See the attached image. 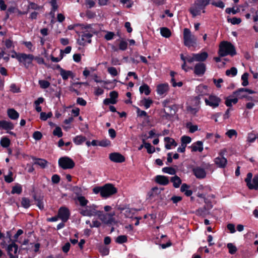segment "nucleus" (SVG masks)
<instances>
[{
	"label": "nucleus",
	"mask_w": 258,
	"mask_h": 258,
	"mask_svg": "<svg viewBox=\"0 0 258 258\" xmlns=\"http://www.w3.org/2000/svg\"><path fill=\"white\" fill-rule=\"evenodd\" d=\"M34 58L35 57L33 54L21 53L18 58V61L25 68H28L31 66Z\"/></svg>",
	"instance_id": "nucleus-7"
},
{
	"label": "nucleus",
	"mask_w": 258,
	"mask_h": 258,
	"mask_svg": "<svg viewBox=\"0 0 258 258\" xmlns=\"http://www.w3.org/2000/svg\"><path fill=\"white\" fill-rule=\"evenodd\" d=\"M236 53L235 47L231 43L228 41H222L219 45L218 54L220 57L227 55L233 56Z\"/></svg>",
	"instance_id": "nucleus-2"
},
{
	"label": "nucleus",
	"mask_w": 258,
	"mask_h": 258,
	"mask_svg": "<svg viewBox=\"0 0 258 258\" xmlns=\"http://www.w3.org/2000/svg\"><path fill=\"white\" fill-rule=\"evenodd\" d=\"M169 90V85L167 83L161 84L157 86V92L159 95H165Z\"/></svg>",
	"instance_id": "nucleus-16"
},
{
	"label": "nucleus",
	"mask_w": 258,
	"mask_h": 258,
	"mask_svg": "<svg viewBox=\"0 0 258 258\" xmlns=\"http://www.w3.org/2000/svg\"><path fill=\"white\" fill-rule=\"evenodd\" d=\"M108 72L112 76L115 77L118 75L116 69L114 67H109L107 69Z\"/></svg>",
	"instance_id": "nucleus-49"
},
{
	"label": "nucleus",
	"mask_w": 258,
	"mask_h": 258,
	"mask_svg": "<svg viewBox=\"0 0 258 258\" xmlns=\"http://www.w3.org/2000/svg\"><path fill=\"white\" fill-rule=\"evenodd\" d=\"M58 163L59 166L63 169H72L75 165L74 161L68 157L60 158Z\"/></svg>",
	"instance_id": "nucleus-9"
},
{
	"label": "nucleus",
	"mask_w": 258,
	"mask_h": 258,
	"mask_svg": "<svg viewBox=\"0 0 258 258\" xmlns=\"http://www.w3.org/2000/svg\"><path fill=\"white\" fill-rule=\"evenodd\" d=\"M143 104L146 109L149 108L153 103L152 100L150 99H144L143 100Z\"/></svg>",
	"instance_id": "nucleus-54"
},
{
	"label": "nucleus",
	"mask_w": 258,
	"mask_h": 258,
	"mask_svg": "<svg viewBox=\"0 0 258 258\" xmlns=\"http://www.w3.org/2000/svg\"><path fill=\"white\" fill-rule=\"evenodd\" d=\"M23 233V231L22 229H19L16 234L14 236V240H13L12 242H14L16 243L18 241V238L19 236L22 235Z\"/></svg>",
	"instance_id": "nucleus-62"
},
{
	"label": "nucleus",
	"mask_w": 258,
	"mask_h": 258,
	"mask_svg": "<svg viewBox=\"0 0 258 258\" xmlns=\"http://www.w3.org/2000/svg\"><path fill=\"white\" fill-rule=\"evenodd\" d=\"M116 103V100L114 99H112L111 98H106L103 101V103L105 105H108L109 104H115Z\"/></svg>",
	"instance_id": "nucleus-64"
},
{
	"label": "nucleus",
	"mask_w": 258,
	"mask_h": 258,
	"mask_svg": "<svg viewBox=\"0 0 258 258\" xmlns=\"http://www.w3.org/2000/svg\"><path fill=\"white\" fill-rule=\"evenodd\" d=\"M13 246L11 247V253L14 251V254H16L18 250V245L14 242H12L11 244H9L7 247V249L10 246Z\"/></svg>",
	"instance_id": "nucleus-59"
},
{
	"label": "nucleus",
	"mask_w": 258,
	"mask_h": 258,
	"mask_svg": "<svg viewBox=\"0 0 258 258\" xmlns=\"http://www.w3.org/2000/svg\"><path fill=\"white\" fill-rule=\"evenodd\" d=\"M120 3L123 5L126 4V7L127 8H131L133 4L132 0H120Z\"/></svg>",
	"instance_id": "nucleus-56"
},
{
	"label": "nucleus",
	"mask_w": 258,
	"mask_h": 258,
	"mask_svg": "<svg viewBox=\"0 0 258 258\" xmlns=\"http://www.w3.org/2000/svg\"><path fill=\"white\" fill-rule=\"evenodd\" d=\"M115 241L119 244L125 243L127 241V237L125 235H120L116 238Z\"/></svg>",
	"instance_id": "nucleus-45"
},
{
	"label": "nucleus",
	"mask_w": 258,
	"mask_h": 258,
	"mask_svg": "<svg viewBox=\"0 0 258 258\" xmlns=\"http://www.w3.org/2000/svg\"><path fill=\"white\" fill-rule=\"evenodd\" d=\"M196 91L198 94V96L196 97L197 100L200 99V96H203L208 94V88L207 86L200 85L197 89Z\"/></svg>",
	"instance_id": "nucleus-18"
},
{
	"label": "nucleus",
	"mask_w": 258,
	"mask_h": 258,
	"mask_svg": "<svg viewBox=\"0 0 258 258\" xmlns=\"http://www.w3.org/2000/svg\"><path fill=\"white\" fill-rule=\"evenodd\" d=\"M109 159L114 162L121 163L124 161V157L118 153H113L109 155Z\"/></svg>",
	"instance_id": "nucleus-15"
},
{
	"label": "nucleus",
	"mask_w": 258,
	"mask_h": 258,
	"mask_svg": "<svg viewBox=\"0 0 258 258\" xmlns=\"http://www.w3.org/2000/svg\"><path fill=\"white\" fill-rule=\"evenodd\" d=\"M237 73V70L236 68L232 67L230 70H227L226 71V75L227 76L231 75L234 77L236 75Z\"/></svg>",
	"instance_id": "nucleus-43"
},
{
	"label": "nucleus",
	"mask_w": 258,
	"mask_h": 258,
	"mask_svg": "<svg viewBox=\"0 0 258 258\" xmlns=\"http://www.w3.org/2000/svg\"><path fill=\"white\" fill-rule=\"evenodd\" d=\"M81 35L80 36V38L78 39V43L81 45H85L86 43H91V37L93 36V34L95 33V31L92 30V28L90 25H87Z\"/></svg>",
	"instance_id": "nucleus-4"
},
{
	"label": "nucleus",
	"mask_w": 258,
	"mask_h": 258,
	"mask_svg": "<svg viewBox=\"0 0 258 258\" xmlns=\"http://www.w3.org/2000/svg\"><path fill=\"white\" fill-rule=\"evenodd\" d=\"M210 2V0H196L189 9L190 13L193 17L201 15V13H205V9Z\"/></svg>",
	"instance_id": "nucleus-1"
},
{
	"label": "nucleus",
	"mask_w": 258,
	"mask_h": 258,
	"mask_svg": "<svg viewBox=\"0 0 258 258\" xmlns=\"http://www.w3.org/2000/svg\"><path fill=\"white\" fill-rule=\"evenodd\" d=\"M127 43L124 40H121L119 44V48L121 50H125L127 48Z\"/></svg>",
	"instance_id": "nucleus-60"
},
{
	"label": "nucleus",
	"mask_w": 258,
	"mask_h": 258,
	"mask_svg": "<svg viewBox=\"0 0 258 258\" xmlns=\"http://www.w3.org/2000/svg\"><path fill=\"white\" fill-rule=\"evenodd\" d=\"M21 204L23 207L25 208H28V207H29L30 205V201L29 199L26 198H23L22 199Z\"/></svg>",
	"instance_id": "nucleus-51"
},
{
	"label": "nucleus",
	"mask_w": 258,
	"mask_h": 258,
	"mask_svg": "<svg viewBox=\"0 0 258 258\" xmlns=\"http://www.w3.org/2000/svg\"><path fill=\"white\" fill-rule=\"evenodd\" d=\"M181 144L186 147V145L191 142V139L188 136H184L181 137Z\"/></svg>",
	"instance_id": "nucleus-44"
},
{
	"label": "nucleus",
	"mask_w": 258,
	"mask_h": 258,
	"mask_svg": "<svg viewBox=\"0 0 258 258\" xmlns=\"http://www.w3.org/2000/svg\"><path fill=\"white\" fill-rule=\"evenodd\" d=\"M193 172L194 175L198 178H204L206 177V172L202 168L197 167L193 169Z\"/></svg>",
	"instance_id": "nucleus-17"
},
{
	"label": "nucleus",
	"mask_w": 258,
	"mask_h": 258,
	"mask_svg": "<svg viewBox=\"0 0 258 258\" xmlns=\"http://www.w3.org/2000/svg\"><path fill=\"white\" fill-rule=\"evenodd\" d=\"M110 145V141L107 139H104L102 141H99L98 146L101 147H107Z\"/></svg>",
	"instance_id": "nucleus-50"
},
{
	"label": "nucleus",
	"mask_w": 258,
	"mask_h": 258,
	"mask_svg": "<svg viewBox=\"0 0 258 258\" xmlns=\"http://www.w3.org/2000/svg\"><path fill=\"white\" fill-rule=\"evenodd\" d=\"M184 44L187 47L194 46L197 43V37L191 34L190 30L184 28L183 30Z\"/></svg>",
	"instance_id": "nucleus-6"
},
{
	"label": "nucleus",
	"mask_w": 258,
	"mask_h": 258,
	"mask_svg": "<svg viewBox=\"0 0 258 258\" xmlns=\"http://www.w3.org/2000/svg\"><path fill=\"white\" fill-rule=\"evenodd\" d=\"M227 247L229 249V252L231 254H234L237 250L236 247L232 243H228Z\"/></svg>",
	"instance_id": "nucleus-39"
},
{
	"label": "nucleus",
	"mask_w": 258,
	"mask_h": 258,
	"mask_svg": "<svg viewBox=\"0 0 258 258\" xmlns=\"http://www.w3.org/2000/svg\"><path fill=\"white\" fill-rule=\"evenodd\" d=\"M226 135L229 138H232L234 136H236L237 132L235 130H229L226 133Z\"/></svg>",
	"instance_id": "nucleus-58"
},
{
	"label": "nucleus",
	"mask_w": 258,
	"mask_h": 258,
	"mask_svg": "<svg viewBox=\"0 0 258 258\" xmlns=\"http://www.w3.org/2000/svg\"><path fill=\"white\" fill-rule=\"evenodd\" d=\"M170 180L173 183V186L175 188L179 187L181 183L180 178L177 175L172 177Z\"/></svg>",
	"instance_id": "nucleus-32"
},
{
	"label": "nucleus",
	"mask_w": 258,
	"mask_h": 258,
	"mask_svg": "<svg viewBox=\"0 0 258 258\" xmlns=\"http://www.w3.org/2000/svg\"><path fill=\"white\" fill-rule=\"evenodd\" d=\"M51 180L53 183L57 184L60 181V177L57 174H54L51 177Z\"/></svg>",
	"instance_id": "nucleus-63"
},
{
	"label": "nucleus",
	"mask_w": 258,
	"mask_h": 258,
	"mask_svg": "<svg viewBox=\"0 0 258 258\" xmlns=\"http://www.w3.org/2000/svg\"><path fill=\"white\" fill-rule=\"evenodd\" d=\"M115 215V213L114 211L104 214L103 211H100V213H99L98 217L103 223L111 225L117 223L115 218L114 217Z\"/></svg>",
	"instance_id": "nucleus-5"
},
{
	"label": "nucleus",
	"mask_w": 258,
	"mask_h": 258,
	"mask_svg": "<svg viewBox=\"0 0 258 258\" xmlns=\"http://www.w3.org/2000/svg\"><path fill=\"white\" fill-rule=\"evenodd\" d=\"M190 148L192 152H202L203 150V143L202 141H197L191 145Z\"/></svg>",
	"instance_id": "nucleus-20"
},
{
	"label": "nucleus",
	"mask_w": 258,
	"mask_h": 258,
	"mask_svg": "<svg viewBox=\"0 0 258 258\" xmlns=\"http://www.w3.org/2000/svg\"><path fill=\"white\" fill-rule=\"evenodd\" d=\"M189 186L185 183H183L181 186L180 190L181 192H184L186 196L189 197L192 194V191L189 189Z\"/></svg>",
	"instance_id": "nucleus-29"
},
{
	"label": "nucleus",
	"mask_w": 258,
	"mask_h": 258,
	"mask_svg": "<svg viewBox=\"0 0 258 258\" xmlns=\"http://www.w3.org/2000/svg\"><path fill=\"white\" fill-rule=\"evenodd\" d=\"M13 173L12 171H9V174L5 176V180L8 183H11L13 181V178L12 177Z\"/></svg>",
	"instance_id": "nucleus-52"
},
{
	"label": "nucleus",
	"mask_w": 258,
	"mask_h": 258,
	"mask_svg": "<svg viewBox=\"0 0 258 258\" xmlns=\"http://www.w3.org/2000/svg\"><path fill=\"white\" fill-rule=\"evenodd\" d=\"M205 103L214 108L218 107L221 102V99L215 95H210L208 98H205Z\"/></svg>",
	"instance_id": "nucleus-11"
},
{
	"label": "nucleus",
	"mask_w": 258,
	"mask_h": 258,
	"mask_svg": "<svg viewBox=\"0 0 258 258\" xmlns=\"http://www.w3.org/2000/svg\"><path fill=\"white\" fill-rule=\"evenodd\" d=\"M98 206L95 204H91L89 206H86L84 208L79 209V212L83 216L92 217L98 216L99 213H100V211L98 210Z\"/></svg>",
	"instance_id": "nucleus-3"
},
{
	"label": "nucleus",
	"mask_w": 258,
	"mask_h": 258,
	"mask_svg": "<svg viewBox=\"0 0 258 258\" xmlns=\"http://www.w3.org/2000/svg\"><path fill=\"white\" fill-rule=\"evenodd\" d=\"M211 4L216 7L221 9H223L225 7L224 3L221 0H219L217 2H211Z\"/></svg>",
	"instance_id": "nucleus-48"
},
{
	"label": "nucleus",
	"mask_w": 258,
	"mask_h": 258,
	"mask_svg": "<svg viewBox=\"0 0 258 258\" xmlns=\"http://www.w3.org/2000/svg\"><path fill=\"white\" fill-rule=\"evenodd\" d=\"M186 127L189 129V131L191 133H194L198 130V125H193L191 122H187L186 124Z\"/></svg>",
	"instance_id": "nucleus-40"
},
{
	"label": "nucleus",
	"mask_w": 258,
	"mask_h": 258,
	"mask_svg": "<svg viewBox=\"0 0 258 258\" xmlns=\"http://www.w3.org/2000/svg\"><path fill=\"white\" fill-rule=\"evenodd\" d=\"M1 144L3 147L7 148L10 144V140L8 138H3L1 140Z\"/></svg>",
	"instance_id": "nucleus-42"
},
{
	"label": "nucleus",
	"mask_w": 258,
	"mask_h": 258,
	"mask_svg": "<svg viewBox=\"0 0 258 258\" xmlns=\"http://www.w3.org/2000/svg\"><path fill=\"white\" fill-rule=\"evenodd\" d=\"M227 163V159L223 157H218L215 159V163L220 168H224Z\"/></svg>",
	"instance_id": "nucleus-21"
},
{
	"label": "nucleus",
	"mask_w": 258,
	"mask_h": 258,
	"mask_svg": "<svg viewBox=\"0 0 258 258\" xmlns=\"http://www.w3.org/2000/svg\"><path fill=\"white\" fill-rule=\"evenodd\" d=\"M53 134L60 138L62 136V132L60 127L57 126L53 131Z\"/></svg>",
	"instance_id": "nucleus-46"
},
{
	"label": "nucleus",
	"mask_w": 258,
	"mask_h": 258,
	"mask_svg": "<svg viewBox=\"0 0 258 258\" xmlns=\"http://www.w3.org/2000/svg\"><path fill=\"white\" fill-rule=\"evenodd\" d=\"M162 171L170 175H174L176 173L175 170L171 167H166L162 168Z\"/></svg>",
	"instance_id": "nucleus-38"
},
{
	"label": "nucleus",
	"mask_w": 258,
	"mask_h": 258,
	"mask_svg": "<svg viewBox=\"0 0 258 258\" xmlns=\"http://www.w3.org/2000/svg\"><path fill=\"white\" fill-rule=\"evenodd\" d=\"M70 212L68 208L66 207H60L58 212V217L62 222H66L69 219Z\"/></svg>",
	"instance_id": "nucleus-12"
},
{
	"label": "nucleus",
	"mask_w": 258,
	"mask_h": 258,
	"mask_svg": "<svg viewBox=\"0 0 258 258\" xmlns=\"http://www.w3.org/2000/svg\"><path fill=\"white\" fill-rule=\"evenodd\" d=\"M253 94L255 92L246 88H240L233 92V94L239 99L246 98L247 100H252V97L248 96L247 93Z\"/></svg>",
	"instance_id": "nucleus-10"
},
{
	"label": "nucleus",
	"mask_w": 258,
	"mask_h": 258,
	"mask_svg": "<svg viewBox=\"0 0 258 258\" xmlns=\"http://www.w3.org/2000/svg\"><path fill=\"white\" fill-rule=\"evenodd\" d=\"M160 33L163 37L165 38H169L171 36L170 30L166 27L161 28Z\"/></svg>",
	"instance_id": "nucleus-34"
},
{
	"label": "nucleus",
	"mask_w": 258,
	"mask_h": 258,
	"mask_svg": "<svg viewBox=\"0 0 258 258\" xmlns=\"http://www.w3.org/2000/svg\"><path fill=\"white\" fill-rule=\"evenodd\" d=\"M10 91L13 93H19L20 92V88L16 84H12L10 86Z\"/></svg>",
	"instance_id": "nucleus-53"
},
{
	"label": "nucleus",
	"mask_w": 258,
	"mask_h": 258,
	"mask_svg": "<svg viewBox=\"0 0 258 258\" xmlns=\"http://www.w3.org/2000/svg\"><path fill=\"white\" fill-rule=\"evenodd\" d=\"M34 160V164L38 165L42 168H45L47 164V161L43 159L35 158Z\"/></svg>",
	"instance_id": "nucleus-30"
},
{
	"label": "nucleus",
	"mask_w": 258,
	"mask_h": 258,
	"mask_svg": "<svg viewBox=\"0 0 258 258\" xmlns=\"http://www.w3.org/2000/svg\"><path fill=\"white\" fill-rule=\"evenodd\" d=\"M247 186L250 189H258V175H255L254 176L252 182L251 181L250 182V184H248Z\"/></svg>",
	"instance_id": "nucleus-26"
},
{
	"label": "nucleus",
	"mask_w": 258,
	"mask_h": 258,
	"mask_svg": "<svg viewBox=\"0 0 258 258\" xmlns=\"http://www.w3.org/2000/svg\"><path fill=\"white\" fill-rule=\"evenodd\" d=\"M76 200L79 202V205L82 208H84L89 203V201L85 197L81 195L78 196Z\"/></svg>",
	"instance_id": "nucleus-27"
},
{
	"label": "nucleus",
	"mask_w": 258,
	"mask_h": 258,
	"mask_svg": "<svg viewBox=\"0 0 258 258\" xmlns=\"http://www.w3.org/2000/svg\"><path fill=\"white\" fill-rule=\"evenodd\" d=\"M238 102V97H236L233 94V95L230 96L225 99V104L227 106L230 107L233 104H235Z\"/></svg>",
	"instance_id": "nucleus-19"
},
{
	"label": "nucleus",
	"mask_w": 258,
	"mask_h": 258,
	"mask_svg": "<svg viewBox=\"0 0 258 258\" xmlns=\"http://www.w3.org/2000/svg\"><path fill=\"white\" fill-rule=\"evenodd\" d=\"M164 141L166 142L165 148L168 150L171 149L172 147H176L177 146V143L172 138L165 137Z\"/></svg>",
	"instance_id": "nucleus-23"
},
{
	"label": "nucleus",
	"mask_w": 258,
	"mask_h": 258,
	"mask_svg": "<svg viewBox=\"0 0 258 258\" xmlns=\"http://www.w3.org/2000/svg\"><path fill=\"white\" fill-rule=\"evenodd\" d=\"M40 87L42 89H46L50 86V83L46 80H41L38 81Z\"/></svg>",
	"instance_id": "nucleus-41"
},
{
	"label": "nucleus",
	"mask_w": 258,
	"mask_h": 258,
	"mask_svg": "<svg viewBox=\"0 0 258 258\" xmlns=\"http://www.w3.org/2000/svg\"><path fill=\"white\" fill-rule=\"evenodd\" d=\"M33 137L36 140H40L42 138V135L40 132L35 131L33 134Z\"/></svg>",
	"instance_id": "nucleus-61"
},
{
	"label": "nucleus",
	"mask_w": 258,
	"mask_h": 258,
	"mask_svg": "<svg viewBox=\"0 0 258 258\" xmlns=\"http://www.w3.org/2000/svg\"><path fill=\"white\" fill-rule=\"evenodd\" d=\"M155 181L159 184L166 185L169 183L168 177L163 175H157L155 177Z\"/></svg>",
	"instance_id": "nucleus-22"
},
{
	"label": "nucleus",
	"mask_w": 258,
	"mask_h": 258,
	"mask_svg": "<svg viewBox=\"0 0 258 258\" xmlns=\"http://www.w3.org/2000/svg\"><path fill=\"white\" fill-rule=\"evenodd\" d=\"M60 74L64 80H67L69 77L73 75V73L70 71H66L63 69H60Z\"/></svg>",
	"instance_id": "nucleus-31"
},
{
	"label": "nucleus",
	"mask_w": 258,
	"mask_h": 258,
	"mask_svg": "<svg viewBox=\"0 0 258 258\" xmlns=\"http://www.w3.org/2000/svg\"><path fill=\"white\" fill-rule=\"evenodd\" d=\"M117 192V188L113 184L107 183L102 186L101 197L107 198L115 194Z\"/></svg>",
	"instance_id": "nucleus-8"
},
{
	"label": "nucleus",
	"mask_w": 258,
	"mask_h": 258,
	"mask_svg": "<svg viewBox=\"0 0 258 258\" xmlns=\"http://www.w3.org/2000/svg\"><path fill=\"white\" fill-rule=\"evenodd\" d=\"M196 61L203 62L207 59L208 54L206 52H202L199 53H194Z\"/></svg>",
	"instance_id": "nucleus-24"
},
{
	"label": "nucleus",
	"mask_w": 258,
	"mask_h": 258,
	"mask_svg": "<svg viewBox=\"0 0 258 258\" xmlns=\"http://www.w3.org/2000/svg\"><path fill=\"white\" fill-rule=\"evenodd\" d=\"M228 21L233 25H236L239 24L241 22V20L239 18L233 17L232 18L228 19Z\"/></svg>",
	"instance_id": "nucleus-47"
},
{
	"label": "nucleus",
	"mask_w": 258,
	"mask_h": 258,
	"mask_svg": "<svg viewBox=\"0 0 258 258\" xmlns=\"http://www.w3.org/2000/svg\"><path fill=\"white\" fill-rule=\"evenodd\" d=\"M248 76L249 75L247 73H245L241 76V80L242 81L241 85L244 87H245L248 85Z\"/></svg>",
	"instance_id": "nucleus-37"
},
{
	"label": "nucleus",
	"mask_w": 258,
	"mask_h": 258,
	"mask_svg": "<svg viewBox=\"0 0 258 258\" xmlns=\"http://www.w3.org/2000/svg\"><path fill=\"white\" fill-rule=\"evenodd\" d=\"M14 128V124L10 121L2 120L0 121V130L6 131L12 130Z\"/></svg>",
	"instance_id": "nucleus-14"
},
{
	"label": "nucleus",
	"mask_w": 258,
	"mask_h": 258,
	"mask_svg": "<svg viewBox=\"0 0 258 258\" xmlns=\"http://www.w3.org/2000/svg\"><path fill=\"white\" fill-rule=\"evenodd\" d=\"M22 189L21 186H15L12 190V194H20L22 192Z\"/></svg>",
	"instance_id": "nucleus-55"
},
{
	"label": "nucleus",
	"mask_w": 258,
	"mask_h": 258,
	"mask_svg": "<svg viewBox=\"0 0 258 258\" xmlns=\"http://www.w3.org/2000/svg\"><path fill=\"white\" fill-rule=\"evenodd\" d=\"M86 140V138L84 136H77L74 138L73 141L76 145H79L82 144Z\"/></svg>",
	"instance_id": "nucleus-36"
},
{
	"label": "nucleus",
	"mask_w": 258,
	"mask_h": 258,
	"mask_svg": "<svg viewBox=\"0 0 258 258\" xmlns=\"http://www.w3.org/2000/svg\"><path fill=\"white\" fill-rule=\"evenodd\" d=\"M63 57V55L62 54V50H60V53L59 57H55L53 56H51L50 58H51V60L53 62H58L62 59Z\"/></svg>",
	"instance_id": "nucleus-57"
},
{
	"label": "nucleus",
	"mask_w": 258,
	"mask_h": 258,
	"mask_svg": "<svg viewBox=\"0 0 258 258\" xmlns=\"http://www.w3.org/2000/svg\"><path fill=\"white\" fill-rule=\"evenodd\" d=\"M139 91L141 93H144L146 95H149L151 92L150 87L146 84H144L140 87Z\"/></svg>",
	"instance_id": "nucleus-33"
},
{
	"label": "nucleus",
	"mask_w": 258,
	"mask_h": 258,
	"mask_svg": "<svg viewBox=\"0 0 258 258\" xmlns=\"http://www.w3.org/2000/svg\"><path fill=\"white\" fill-rule=\"evenodd\" d=\"M143 143L144 144V147L147 149L148 153L152 154L155 152V148L153 147L150 143H146L145 139H143Z\"/></svg>",
	"instance_id": "nucleus-35"
},
{
	"label": "nucleus",
	"mask_w": 258,
	"mask_h": 258,
	"mask_svg": "<svg viewBox=\"0 0 258 258\" xmlns=\"http://www.w3.org/2000/svg\"><path fill=\"white\" fill-rule=\"evenodd\" d=\"M180 57L182 60H185L188 63H192L194 61H196L194 53H192L191 55H187L185 56H184L183 54H181Z\"/></svg>",
	"instance_id": "nucleus-28"
},
{
	"label": "nucleus",
	"mask_w": 258,
	"mask_h": 258,
	"mask_svg": "<svg viewBox=\"0 0 258 258\" xmlns=\"http://www.w3.org/2000/svg\"><path fill=\"white\" fill-rule=\"evenodd\" d=\"M206 70V64L204 63H197L194 68V73L198 76H202L205 73Z\"/></svg>",
	"instance_id": "nucleus-13"
},
{
	"label": "nucleus",
	"mask_w": 258,
	"mask_h": 258,
	"mask_svg": "<svg viewBox=\"0 0 258 258\" xmlns=\"http://www.w3.org/2000/svg\"><path fill=\"white\" fill-rule=\"evenodd\" d=\"M8 116L13 120L17 119L19 117V113L16 111L14 109L11 108L9 109L7 111Z\"/></svg>",
	"instance_id": "nucleus-25"
}]
</instances>
